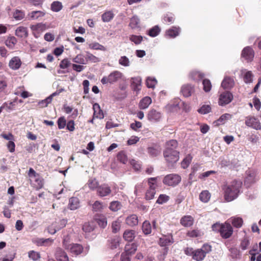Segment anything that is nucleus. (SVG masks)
Listing matches in <instances>:
<instances>
[{"mask_svg": "<svg viewBox=\"0 0 261 261\" xmlns=\"http://www.w3.org/2000/svg\"><path fill=\"white\" fill-rule=\"evenodd\" d=\"M180 31V28L172 27L166 31V35L169 38H175L179 35Z\"/></svg>", "mask_w": 261, "mask_h": 261, "instance_id": "393cba45", "label": "nucleus"}, {"mask_svg": "<svg viewBox=\"0 0 261 261\" xmlns=\"http://www.w3.org/2000/svg\"><path fill=\"white\" fill-rule=\"evenodd\" d=\"M45 12L42 11H33L28 14V17L29 20H36L40 17L44 16Z\"/></svg>", "mask_w": 261, "mask_h": 261, "instance_id": "412c9836", "label": "nucleus"}, {"mask_svg": "<svg viewBox=\"0 0 261 261\" xmlns=\"http://www.w3.org/2000/svg\"><path fill=\"white\" fill-rule=\"evenodd\" d=\"M62 7V3L58 1L54 2L51 5V10L54 12H59Z\"/></svg>", "mask_w": 261, "mask_h": 261, "instance_id": "4d7b16f0", "label": "nucleus"}, {"mask_svg": "<svg viewBox=\"0 0 261 261\" xmlns=\"http://www.w3.org/2000/svg\"><path fill=\"white\" fill-rule=\"evenodd\" d=\"M85 59L86 60V63L88 62L95 63L100 61V60L99 58L96 57L89 51L86 52Z\"/></svg>", "mask_w": 261, "mask_h": 261, "instance_id": "4c0bfd02", "label": "nucleus"}, {"mask_svg": "<svg viewBox=\"0 0 261 261\" xmlns=\"http://www.w3.org/2000/svg\"><path fill=\"white\" fill-rule=\"evenodd\" d=\"M49 28V26L45 23H38L34 25H32L30 29L32 31V33L34 37L36 38H38L41 33L46 30Z\"/></svg>", "mask_w": 261, "mask_h": 261, "instance_id": "423d86ee", "label": "nucleus"}, {"mask_svg": "<svg viewBox=\"0 0 261 261\" xmlns=\"http://www.w3.org/2000/svg\"><path fill=\"white\" fill-rule=\"evenodd\" d=\"M155 190L148 189L146 193L145 198L147 200H151L154 198Z\"/></svg>", "mask_w": 261, "mask_h": 261, "instance_id": "338daca9", "label": "nucleus"}, {"mask_svg": "<svg viewBox=\"0 0 261 261\" xmlns=\"http://www.w3.org/2000/svg\"><path fill=\"white\" fill-rule=\"evenodd\" d=\"M211 198V194L207 191H202L199 195V198L203 202H207Z\"/></svg>", "mask_w": 261, "mask_h": 261, "instance_id": "79ce46f5", "label": "nucleus"}, {"mask_svg": "<svg viewBox=\"0 0 261 261\" xmlns=\"http://www.w3.org/2000/svg\"><path fill=\"white\" fill-rule=\"evenodd\" d=\"M132 84L131 86L133 90L135 91H139L141 89L142 79L141 77L137 76L135 77H132L131 79Z\"/></svg>", "mask_w": 261, "mask_h": 261, "instance_id": "aec40b11", "label": "nucleus"}, {"mask_svg": "<svg viewBox=\"0 0 261 261\" xmlns=\"http://www.w3.org/2000/svg\"><path fill=\"white\" fill-rule=\"evenodd\" d=\"M69 252L74 256H77L81 254L84 250L82 245L79 244H72L68 246L67 247Z\"/></svg>", "mask_w": 261, "mask_h": 261, "instance_id": "9b49d317", "label": "nucleus"}, {"mask_svg": "<svg viewBox=\"0 0 261 261\" xmlns=\"http://www.w3.org/2000/svg\"><path fill=\"white\" fill-rule=\"evenodd\" d=\"M123 77V74L119 71L115 70L110 73L108 76H103L101 80V83L103 84H113Z\"/></svg>", "mask_w": 261, "mask_h": 261, "instance_id": "7ed1b4c3", "label": "nucleus"}, {"mask_svg": "<svg viewBox=\"0 0 261 261\" xmlns=\"http://www.w3.org/2000/svg\"><path fill=\"white\" fill-rule=\"evenodd\" d=\"M161 149L159 146L148 148V152L151 156H156L161 153Z\"/></svg>", "mask_w": 261, "mask_h": 261, "instance_id": "a19ab883", "label": "nucleus"}, {"mask_svg": "<svg viewBox=\"0 0 261 261\" xmlns=\"http://www.w3.org/2000/svg\"><path fill=\"white\" fill-rule=\"evenodd\" d=\"M232 224L236 227H241L243 224V220L240 217H232L231 218Z\"/></svg>", "mask_w": 261, "mask_h": 261, "instance_id": "3c124183", "label": "nucleus"}, {"mask_svg": "<svg viewBox=\"0 0 261 261\" xmlns=\"http://www.w3.org/2000/svg\"><path fill=\"white\" fill-rule=\"evenodd\" d=\"M17 40L14 37H12L6 40V45L10 48H13L16 43Z\"/></svg>", "mask_w": 261, "mask_h": 261, "instance_id": "13d9d810", "label": "nucleus"}, {"mask_svg": "<svg viewBox=\"0 0 261 261\" xmlns=\"http://www.w3.org/2000/svg\"><path fill=\"white\" fill-rule=\"evenodd\" d=\"M83 230L85 233V237H88L89 233L92 232L94 229V225L93 223L87 222L83 226Z\"/></svg>", "mask_w": 261, "mask_h": 261, "instance_id": "72a5a7b5", "label": "nucleus"}, {"mask_svg": "<svg viewBox=\"0 0 261 261\" xmlns=\"http://www.w3.org/2000/svg\"><path fill=\"white\" fill-rule=\"evenodd\" d=\"M232 94L229 91L222 93L219 96V105L223 106L229 103L233 99Z\"/></svg>", "mask_w": 261, "mask_h": 261, "instance_id": "6e6552de", "label": "nucleus"}, {"mask_svg": "<svg viewBox=\"0 0 261 261\" xmlns=\"http://www.w3.org/2000/svg\"><path fill=\"white\" fill-rule=\"evenodd\" d=\"M87 44L89 49L103 51H107V48L105 46L96 41L87 43Z\"/></svg>", "mask_w": 261, "mask_h": 261, "instance_id": "b1692460", "label": "nucleus"}, {"mask_svg": "<svg viewBox=\"0 0 261 261\" xmlns=\"http://www.w3.org/2000/svg\"><path fill=\"white\" fill-rule=\"evenodd\" d=\"M191 77L194 80H199L202 79L204 74L199 71H193L190 74Z\"/></svg>", "mask_w": 261, "mask_h": 261, "instance_id": "e2e57ef3", "label": "nucleus"}, {"mask_svg": "<svg viewBox=\"0 0 261 261\" xmlns=\"http://www.w3.org/2000/svg\"><path fill=\"white\" fill-rule=\"evenodd\" d=\"M111 192L110 187L107 184H102L97 189V194L101 197L109 196Z\"/></svg>", "mask_w": 261, "mask_h": 261, "instance_id": "9d476101", "label": "nucleus"}, {"mask_svg": "<svg viewBox=\"0 0 261 261\" xmlns=\"http://www.w3.org/2000/svg\"><path fill=\"white\" fill-rule=\"evenodd\" d=\"M211 111V107L210 105H203L198 110V112L201 114H206Z\"/></svg>", "mask_w": 261, "mask_h": 261, "instance_id": "680f3d73", "label": "nucleus"}, {"mask_svg": "<svg viewBox=\"0 0 261 261\" xmlns=\"http://www.w3.org/2000/svg\"><path fill=\"white\" fill-rule=\"evenodd\" d=\"M114 17V14L112 11H108L101 15V19L104 22H110Z\"/></svg>", "mask_w": 261, "mask_h": 261, "instance_id": "58836bf2", "label": "nucleus"}, {"mask_svg": "<svg viewBox=\"0 0 261 261\" xmlns=\"http://www.w3.org/2000/svg\"><path fill=\"white\" fill-rule=\"evenodd\" d=\"M233 233V228L231 225L227 222L222 224L220 231L221 236L224 239H227L231 237Z\"/></svg>", "mask_w": 261, "mask_h": 261, "instance_id": "1a4fd4ad", "label": "nucleus"}, {"mask_svg": "<svg viewBox=\"0 0 261 261\" xmlns=\"http://www.w3.org/2000/svg\"><path fill=\"white\" fill-rule=\"evenodd\" d=\"M122 207L121 203L118 201H113L110 203L109 208L113 212H117Z\"/></svg>", "mask_w": 261, "mask_h": 261, "instance_id": "c03bdc74", "label": "nucleus"}, {"mask_svg": "<svg viewBox=\"0 0 261 261\" xmlns=\"http://www.w3.org/2000/svg\"><path fill=\"white\" fill-rule=\"evenodd\" d=\"M254 56V53L252 48L249 46L245 47L242 52V57L248 62L253 60Z\"/></svg>", "mask_w": 261, "mask_h": 261, "instance_id": "f8f14e48", "label": "nucleus"}, {"mask_svg": "<svg viewBox=\"0 0 261 261\" xmlns=\"http://www.w3.org/2000/svg\"><path fill=\"white\" fill-rule=\"evenodd\" d=\"M143 37L140 35H131L129 36V40L136 45L140 44L143 41Z\"/></svg>", "mask_w": 261, "mask_h": 261, "instance_id": "49530a36", "label": "nucleus"}, {"mask_svg": "<svg viewBox=\"0 0 261 261\" xmlns=\"http://www.w3.org/2000/svg\"><path fill=\"white\" fill-rule=\"evenodd\" d=\"M194 92V87L190 85H184L181 87V92L185 97H189Z\"/></svg>", "mask_w": 261, "mask_h": 261, "instance_id": "c756f323", "label": "nucleus"}, {"mask_svg": "<svg viewBox=\"0 0 261 261\" xmlns=\"http://www.w3.org/2000/svg\"><path fill=\"white\" fill-rule=\"evenodd\" d=\"M56 258L58 261H65V252L58 250L56 253Z\"/></svg>", "mask_w": 261, "mask_h": 261, "instance_id": "052dcab7", "label": "nucleus"}, {"mask_svg": "<svg viewBox=\"0 0 261 261\" xmlns=\"http://www.w3.org/2000/svg\"><path fill=\"white\" fill-rule=\"evenodd\" d=\"M242 182L240 180H233L230 183L225 185L223 187L224 197L227 202L236 199L241 193Z\"/></svg>", "mask_w": 261, "mask_h": 261, "instance_id": "f257e3e1", "label": "nucleus"}, {"mask_svg": "<svg viewBox=\"0 0 261 261\" xmlns=\"http://www.w3.org/2000/svg\"><path fill=\"white\" fill-rule=\"evenodd\" d=\"M164 156L169 163H175L179 160V152L177 151H164Z\"/></svg>", "mask_w": 261, "mask_h": 261, "instance_id": "0eeeda50", "label": "nucleus"}, {"mask_svg": "<svg viewBox=\"0 0 261 261\" xmlns=\"http://www.w3.org/2000/svg\"><path fill=\"white\" fill-rule=\"evenodd\" d=\"M15 35L21 38H27L29 35L27 28L23 26L18 27L15 31Z\"/></svg>", "mask_w": 261, "mask_h": 261, "instance_id": "4be33fe9", "label": "nucleus"}, {"mask_svg": "<svg viewBox=\"0 0 261 261\" xmlns=\"http://www.w3.org/2000/svg\"><path fill=\"white\" fill-rule=\"evenodd\" d=\"M231 116L229 114H224L222 115L216 122V125H222L224 124L226 121L230 119Z\"/></svg>", "mask_w": 261, "mask_h": 261, "instance_id": "37998d69", "label": "nucleus"}, {"mask_svg": "<svg viewBox=\"0 0 261 261\" xmlns=\"http://www.w3.org/2000/svg\"><path fill=\"white\" fill-rule=\"evenodd\" d=\"M247 176L246 177L245 183L251 184L254 181L255 173L253 170H248L246 171Z\"/></svg>", "mask_w": 261, "mask_h": 261, "instance_id": "e433bc0d", "label": "nucleus"}, {"mask_svg": "<svg viewBox=\"0 0 261 261\" xmlns=\"http://www.w3.org/2000/svg\"><path fill=\"white\" fill-rule=\"evenodd\" d=\"M240 72L241 75L246 84H249L252 82L253 75L251 71H248L246 69H242Z\"/></svg>", "mask_w": 261, "mask_h": 261, "instance_id": "4468645a", "label": "nucleus"}, {"mask_svg": "<svg viewBox=\"0 0 261 261\" xmlns=\"http://www.w3.org/2000/svg\"><path fill=\"white\" fill-rule=\"evenodd\" d=\"M130 164L136 171L140 170L141 168V164L138 161L135 160H130Z\"/></svg>", "mask_w": 261, "mask_h": 261, "instance_id": "774afa93", "label": "nucleus"}, {"mask_svg": "<svg viewBox=\"0 0 261 261\" xmlns=\"http://www.w3.org/2000/svg\"><path fill=\"white\" fill-rule=\"evenodd\" d=\"M73 61L76 63L80 64H86V60L85 57L82 54L77 55L75 58L73 59Z\"/></svg>", "mask_w": 261, "mask_h": 261, "instance_id": "864d4df0", "label": "nucleus"}, {"mask_svg": "<svg viewBox=\"0 0 261 261\" xmlns=\"http://www.w3.org/2000/svg\"><path fill=\"white\" fill-rule=\"evenodd\" d=\"M192 159V156L190 154L187 155L181 163V167L184 169L187 168L191 163Z\"/></svg>", "mask_w": 261, "mask_h": 261, "instance_id": "603ef678", "label": "nucleus"}, {"mask_svg": "<svg viewBox=\"0 0 261 261\" xmlns=\"http://www.w3.org/2000/svg\"><path fill=\"white\" fill-rule=\"evenodd\" d=\"M156 83V80L153 77H148L146 80V86L149 88H154Z\"/></svg>", "mask_w": 261, "mask_h": 261, "instance_id": "09e8293b", "label": "nucleus"}, {"mask_svg": "<svg viewBox=\"0 0 261 261\" xmlns=\"http://www.w3.org/2000/svg\"><path fill=\"white\" fill-rule=\"evenodd\" d=\"M234 85V82L233 78L229 76L224 77L221 83V87L224 89H230Z\"/></svg>", "mask_w": 261, "mask_h": 261, "instance_id": "a211bd4d", "label": "nucleus"}, {"mask_svg": "<svg viewBox=\"0 0 261 261\" xmlns=\"http://www.w3.org/2000/svg\"><path fill=\"white\" fill-rule=\"evenodd\" d=\"M63 91V89H62L56 91L55 92L53 93L46 99L42 100V101L39 102V105L41 108H44L48 106L49 103H50L53 99V97L55 96L59 95L60 92Z\"/></svg>", "mask_w": 261, "mask_h": 261, "instance_id": "dca6fc26", "label": "nucleus"}, {"mask_svg": "<svg viewBox=\"0 0 261 261\" xmlns=\"http://www.w3.org/2000/svg\"><path fill=\"white\" fill-rule=\"evenodd\" d=\"M169 197L168 196L165 194H161L159 197L156 200V203L159 204H162L169 200Z\"/></svg>", "mask_w": 261, "mask_h": 261, "instance_id": "0e129e2a", "label": "nucleus"}, {"mask_svg": "<svg viewBox=\"0 0 261 261\" xmlns=\"http://www.w3.org/2000/svg\"><path fill=\"white\" fill-rule=\"evenodd\" d=\"M25 12L22 10L16 9L13 13V17L16 20H20L25 17Z\"/></svg>", "mask_w": 261, "mask_h": 261, "instance_id": "ea45409f", "label": "nucleus"}, {"mask_svg": "<svg viewBox=\"0 0 261 261\" xmlns=\"http://www.w3.org/2000/svg\"><path fill=\"white\" fill-rule=\"evenodd\" d=\"M138 246L136 243L128 244L125 246L124 253L131 256L134 254L137 250Z\"/></svg>", "mask_w": 261, "mask_h": 261, "instance_id": "bb28decb", "label": "nucleus"}, {"mask_svg": "<svg viewBox=\"0 0 261 261\" xmlns=\"http://www.w3.org/2000/svg\"><path fill=\"white\" fill-rule=\"evenodd\" d=\"M120 222L119 220H116L113 222L112 225V228L113 232H118L120 229Z\"/></svg>", "mask_w": 261, "mask_h": 261, "instance_id": "69168bd1", "label": "nucleus"}, {"mask_svg": "<svg viewBox=\"0 0 261 261\" xmlns=\"http://www.w3.org/2000/svg\"><path fill=\"white\" fill-rule=\"evenodd\" d=\"M118 63L120 65L124 67H128L130 64L129 59L125 56L120 57Z\"/></svg>", "mask_w": 261, "mask_h": 261, "instance_id": "de8ad7c7", "label": "nucleus"}, {"mask_svg": "<svg viewBox=\"0 0 261 261\" xmlns=\"http://www.w3.org/2000/svg\"><path fill=\"white\" fill-rule=\"evenodd\" d=\"M87 185L92 190H94L96 189H97L99 187L98 182L95 178L90 179L87 182Z\"/></svg>", "mask_w": 261, "mask_h": 261, "instance_id": "5fc2aeb1", "label": "nucleus"}, {"mask_svg": "<svg viewBox=\"0 0 261 261\" xmlns=\"http://www.w3.org/2000/svg\"><path fill=\"white\" fill-rule=\"evenodd\" d=\"M245 124L248 126L251 127L256 130L261 128V126L258 120L253 117H247Z\"/></svg>", "mask_w": 261, "mask_h": 261, "instance_id": "ddd939ff", "label": "nucleus"}, {"mask_svg": "<svg viewBox=\"0 0 261 261\" xmlns=\"http://www.w3.org/2000/svg\"><path fill=\"white\" fill-rule=\"evenodd\" d=\"M155 222L153 221L152 226L149 221H145L142 225V231L145 234H149L151 232L152 229H155Z\"/></svg>", "mask_w": 261, "mask_h": 261, "instance_id": "f3484780", "label": "nucleus"}, {"mask_svg": "<svg viewBox=\"0 0 261 261\" xmlns=\"http://www.w3.org/2000/svg\"><path fill=\"white\" fill-rule=\"evenodd\" d=\"M151 102L152 100L150 97H144L140 100L139 105V107L140 109H146L149 107V106L151 103Z\"/></svg>", "mask_w": 261, "mask_h": 261, "instance_id": "cd10ccee", "label": "nucleus"}, {"mask_svg": "<svg viewBox=\"0 0 261 261\" xmlns=\"http://www.w3.org/2000/svg\"><path fill=\"white\" fill-rule=\"evenodd\" d=\"M212 247L211 245L205 244L200 249L194 250V254L193 255V259L196 261H202L205 258L207 253L211 252Z\"/></svg>", "mask_w": 261, "mask_h": 261, "instance_id": "20e7f679", "label": "nucleus"}, {"mask_svg": "<svg viewBox=\"0 0 261 261\" xmlns=\"http://www.w3.org/2000/svg\"><path fill=\"white\" fill-rule=\"evenodd\" d=\"M160 31L159 27L155 25L148 31L147 34L150 37H154L159 34Z\"/></svg>", "mask_w": 261, "mask_h": 261, "instance_id": "8fccbe9b", "label": "nucleus"}, {"mask_svg": "<svg viewBox=\"0 0 261 261\" xmlns=\"http://www.w3.org/2000/svg\"><path fill=\"white\" fill-rule=\"evenodd\" d=\"M203 89L205 92H208L212 89V84L211 81L207 79H204L202 82Z\"/></svg>", "mask_w": 261, "mask_h": 261, "instance_id": "6e6d98bb", "label": "nucleus"}, {"mask_svg": "<svg viewBox=\"0 0 261 261\" xmlns=\"http://www.w3.org/2000/svg\"><path fill=\"white\" fill-rule=\"evenodd\" d=\"M193 218L191 216H185L181 218L180 223L185 227H190L193 224Z\"/></svg>", "mask_w": 261, "mask_h": 261, "instance_id": "2f4dec72", "label": "nucleus"}, {"mask_svg": "<svg viewBox=\"0 0 261 261\" xmlns=\"http://www.w3.org/2000/svg\"><path fill=\"white\" fill-rule=\"evenodd\" d=\"M129 26L132 29H137L140 28V19L139 18L135 15L133 16L130 20Z\"/></svg>", "mask_w": 261, "mask_h": 261, "instance_id": "c9c22d12", "label": "nucleus"}, {"mask_svg": "<svg viewBox=\"0 0 261 261\" xmlns=\"http://www.w3.org/2000/svg\"><path fill=\"white\" fill-rule=\"evenodd\" d=\"M21 65L20 59L18 57H14L12 58L9 62V67L13 69L16 70L19 68Z\"/></svg>", "mask_w": 261, "mask_h": 261, "instance_id": "5701e85b", "label": "nucleus"}, {"mask_svg": "<svg viewBox=\"0 0 261 261\" xmlns=\"http://www.w3.org/2000/svg\"><path fill=\"white\" fill-rule=\"evenodd\" d=\"M173 242L172 236H164L160 239L159 243L161 246L163 247L170 245Z\"/></svg>", "mask_w": 261, "mask_h": 261, "instance_id": "6ab92c4d", "label": "nucleus"}, {"mask_svg": "<svg viewBox=\"0 0 261 261\" xmlns=\"http://www.w3.org/2000/svg\"><path fill=\"white\" fill-rule=\"evenodd\" d=\"M123 237L125 241H132L136 237V232L133 230H126L123 233Z\"/></svg>", "mask_w": 261, "mask_h": 261, "instance_id": "7c9ffc66", "label": "nucleus"}, {"mask_svg": "<svg viewBox=\"0 0 261 261\" xmlns=\"http://www.w3.org/2000/svg\"><path fill=\"white\" fill-rule=\"evenodd\" d=\"M178 142L176 140H171L166 143V149L164 151H177Z\"/></svg>", "mask_w": 261, "mask_h": 261, "instance_id": "473e14b6", "label": "nucleus"}, {"mask_svg": "<svg viewBox=\"0 0 261 261\" xmlns=\"http://www.w3.org/2000/svg\"><path fill=\"white\" fill-rule=\"evenodd\" d=\"M126 223L130 226H136L138 224V218L135 214L128 216L125 220Z\"/></svg>", "mask_w": 261, "mask_h": 261, "instance_id": "c85d7f7f", "label": "nucleus"}, {"mask_svg": "<svg viewBox=\"0 0 261 261\" xmlns=\"http://www.w3.org/2000/svg\"><path fill=\"white\" fill-rule=\"evenodd\" d=\"M80 206L79 199L76 197H72L69 200L68 207L71 210H75Z\"/></svg>", "mask_w": 261, "mask_h": 261, "instance_id": "a878e982", "label": "nucleus"}, {"mask_svg": "<svg viewBox=\"0 0 261 261\" xmlns=\"http://www.w3.org/2000/svg\"><path fill=\"white\" fill-rule=\"evenodd\" d=\"M158 178H159V177H150L148 179V189L155 190L157 187V180Z\"/></svg>", "mask_w": 261, "mask_h": 261, "instance_id": "a18cd8bd", "label": "nucleus"}, {"mask_svg": "<svg viewBox=\"0 0 261 261\" xmlns=\"http://www.w3.org/2000/svg\"><path fill=\"white\" fill-rule=\"evenodd\" d=\"M28 175L30 178V183L32 187L37 190L43 188L44 179L41 175L37 173L32 168L29 169Z\"/></svg>", "mask_w": 261, "mask_h": 261, "instance_id": "f03ea898", "label": "nucleus"}, {"mask_svg": "<svg viewBox=\"0 0 261 261\" xmlns=\"http://www.w3.org/2000/svg\"><path fill=\"white\" fill-rule=\"evenodd\" d=\"M161 117V113L154 110H150L147 114L148 120L151 122H158L160 120Z\"/></svg>", "mask_w": 261, "mask_h": 261, "instance_id": "2eb2a0df", "label": "nucleus"}, {"mask_svg": "<svg viewBox=\"0 0 261 261\" xmlns=\"http://www.w3.org/2000/svg\"><path fill=\"white\" fill-rule=\"evenodd\" d=\"M117 159L123 164H126L127 162V157L123 151L119 152L117 154Z\"/></svg>", "mask_w": 261, "mask_h": 261, "instance_id": "bf43d9fd", "label": "nucleus"}, {"mask_svg": "<svg viewBox=\"0 0 261 261\" xmlns=\"http://www.w3.org/2000/svg\"><path fill=\"white\" fill-rule=\"evenodd\" d=\"M181 180L180 176L177 174H169L166 175L163 180V182L164 185L175 187L178 185Z\"/></svg>", "mask_w": 261, "mask_h": 261, "instance_id": "39448f33", "label": "nucleus"}, {"mask_svg": "<svg viewBox=\"0 0 261 261\" xmlns=\"http://www.w3.org/2000/svg\"><path fill=\"white\" fill-rule=\"evenodd\" d=\"M94 110L93 116L95 118L102 119L104 117L102 111L100 109V106L97 103H95L93 106Z\"/></svg>", "mask_w": 261, "mask_h": 261, "instance_id": "f704fd0d", "label": "nucleus"}]
</instances>
